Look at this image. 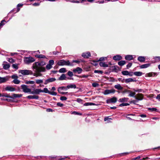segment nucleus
<instances>
[{"label": "nucleus", "instance_id": "20", "mask_svg": "<svg viewBox=\"0 0 160 160\" xmlns=\"http://www.w3.org/2000/svg\"><path fill=\"white\" fill-rule=\"evenodd\" d=\"M125 59L128 60H131L133 59L132 56V55H127L125 57Z\"/></svg>", "mask_w": 160, "mask_h": 160}, {"label": "nucleus", "instance_id": "38", "mask_svg": "<svg viewBox=\"0 0 160 160\" xmlns=\"http://www.w3.org/2000/svg\"><path fill=\"white\" fill-rule=\"evenodd\" d=\"M66 71V69L64 68H61L59 70V72L61 73L65 72Z\"/></svg>", "mask_w": 160, "mask_h": 160}, {"label": "nucleus", "instance_id": "35", "mask_svg": "<svg viewBox=\"0 0 160 160\" xmlns=\"http://www.w3.org/2000/svg\"><path fill=\"white\" fill-rule=\"evenodd\" d=\"M23 5V4H18L17 6V12H19L20 10V8H19V7H22Z\"/></svg>", "mask_w": 160, "mask_h": 160}, {"label": "nucleus", "instance_id": "21", "mask_svg": "<svg viewBox=\"0 0 160 160\" xmlns=\"http://www.w3.org/2000/svg\"><path fill=\"white\" fill-rule=\"evenodd\" d=\"M99 65L101 67H108V65L106 64L104 62H100Z\"/></svg>", "mask_w": 160, "mask_h": 160}, {"label": "nucleus", "instance_id": "41", "mask_svg": "<svg viewBox=\"0 0 160 160\" xmlns=\"http://www.w3.org/2000/svg\"><path fill=\"white\" fill-rule=\"evenodd\" d=\"M43 82V80L41 79H37L36 80V83L38 84L42 83Z\"/></svg>", "mask_w": 160, "mask_h": 160}, {"label": "nucleus", "instance_id": "10", "mask_svg": "<svg viewBox=\"0 0 160 160\" xmlns=\"http://www.w3.org/2000/svg\"><path fill=\"white\" fill-rule=\"evenodd\" d=\"M42 92V91L41 89H35L33 91H32L31 94H39L40 92Z\"/></svg>", "mask_w": 160, "mask_h": 160}, {"label": "nucleus", "instance_id": "25", "mask_svg": "<svg viewBox=\"0 0 160 160\" xmlns=\"http://www.w3.org/2000/svg\"><path fill=\"white\" fill-rule=\"evenodd\" d=\"M145 60V58L144 57L140 56L138 58V60L140 62H144Z\"/></svg>", "mask_w": 160, "mask_h": 160}, {"label": "nucleus", "instance_id": "39", "mask_svg": "<svg viewBox=\"0 0 160 160\" xmlns=\"http://www.w3.org/2000/svg\"><path fill=\"white\" fill-rule=\"evenodd\" d=\"M122 73L124 75H128V72L127 71H124L122 72Z\"/></svg>", "mask_w": 160, "mask_h": 160}, {"label": "nucleus", "instance_id": "62", "mask_svg": "<svg viewBox=\"0 0 160 160\" xmlns=\"http://www.w3.org/2000/svg\"><path fill=\"white\" fill-rule=\"evenodd\" d=\"M111 118H109L108 117H106L104 119V121H106L107 120H111Z\"/></svg>", "mask_w": 160, "mask_h": 160}, {"label": "nucleus", "instance_id": "60", "mask_svg": "<svg viewBox=\"0 0 160 160\" xmlns=\"http://www.w3.org/2000/svg\"><path fill=\"white\" fill-rule=\"evenodd\" d=\"M40 5V3H38V2H37V3H34L32 4V5L34 6H38L39 5Z\"/></svg>", "mask_w": 160, "mask_h": 160}, {"label": "nucleus", "instance_id": "40", "mask_svg": "<svg viewBox=\"0 0 160 160\" xmlns=\"http://www.w3.org/2000/svg\"><path fill=\"white\" fill-rule=\"evenodd\" d=\"M154 59L155 60L156 62H158L160 61V57H155L154 58Z\"/></svg>", "mask_w": 160, "mask_h": 160}, {"label": "nucleus", "instance_id": "56", "mask_svg": "<svg viewBox=\"0 0 160 160\" xmlns=\"http://www.w3.org/2000/svg\"><path fill=\"white\" fill-rule=\"evenodd\" d=\"M8 61L10 62H11V63H13L14 62V60L12 58H9Z\"/></svg>", "mask_w": 160, "mask_h": 160}, {"label": "nucleus", "instance_id": "23", "mask_svg": "<svg viewBox=\"0 0 160 160\" xmlns=\"http://www.w3.org/2000/svg\"><path fill=\"white\" fill-rule=\"evenodd\" d=\"M63 90H67V87H60L58 88V92H61V91H62Z\"/></svg>", "mask_w": 160, "mask_h": 160}, {"label": "nucleus", "instance_id": "18", "mask_svg": "<svg viewBox=\"0 0 160 160\" xmlns=\"http://www.w3.org/2000/svg\"><path fill=\"white\" fill-rule=\"evenodd\" d=\"M114 88L118 90H122L123 89V87L119 84L115 85Z\"/></svg>", "mask_w": 160, "mask_h": 160}, {"label": "nucleus", "instance_id": "54", "mask_svg": "<svg viewBox=\"0 0 160 160\" xmlns=\"http://www.w3.org/2000/svg\"><path fill=\"white\" fill-rule=\"evenodd\" d=\"M54 61L53 60H51L49 61V64L51 65L52 66L54 64Z\"/></svg>", "mask_w": 160, "mask_h": 160}, {"label": "nucleus", "instance_id": "59", "mask_svg": "<svg viewBox=\"0 0 160 160\" xmlns=\"http://www.w3.org/2000/svg\"><path fill=\"white\" fill-rule=\"evenodd\" d=\"M132 65V63H129L128 64L127 66V68H128L130 67Z\"/></svg>", "mask_w": 160, "mask_h": 160}, {"label": "nucleus", "instance_id": "58", "mask_svg": "<svg viewBox=\"0 0 160 160\" xmlns=\"http://www.w3.org/2000/svg\"><path fill=\"white\" fill-rule=\"evenodd\" d=\"M105 59H107V58L105 57H101L100 58L99 61H103L105 60Z\"/></svg>", "mask_w": 160, "mask_h": 160}, {"label": "nucleus", "instance_id": "31", "mask_svg": "<svg viewBox=\"0 0 160 160\" xmlns=\"http://www.w3.org/2000/svg\"><path fill=\"white\" fill-rule=\"evenodd\" d=\"M35 57L38 58H45V56L42 54H37L35 55Z\"/></svg>", "mask_w": 160, "mask_h": 160}, {"label": "nucleus", "instance_id": "8", "mask_svg": "<svg viewBox=\"0 0 160 160\" xmlns=\"http://www.w3.org/2000/svg\"><path fill=\"white\" fill-rule=\"evenodd\" d=\"M9 78L8 76L4 77H0V83H4L8 81Z\"/></svg>", "mask_w": 160, "mask_h": 160}, {"label": "nucleus", "instance_id": "50", "mask_svg": "<svg viewBox=\"0 0 160 160\" xmlns=\"http://www.w3.org/2000/svg\"><path fill=\"white\" fill-rule=\"evenodd\" d=\"M13 68L18 69V65L17 64H13L12 65Z\"/></svg>", "mask_w": 160, "mask_h": 160}, {"label": "nucleus", "instance_id": "33", "mask_svg": "<svg viewBox=\"0 0 160 160\" xmlns=\"http://www.w3.org/2000/svg\"><path fill=\"white\" fill-rule=\"evenodd\" d=\"M35 83V82L33 81H26L25 82V83L27 84H34Z\"/></svg>", "mask_w": 160, "mask_h": 160}, {"label": "nucleus", "instance_id": "37", "mask_svg": "<svg viewBox=\"0 0 160 160\" xmlns=\"http://www.w3.org/2000/svg\"><path fill=\"white\" fill-rule=\"evenodd\" d=\"M20 81L17 79H14L13 81V82L15 84H18L20 83Z\"/></svg>", "mask_w": 160, "mask_h": 160}, {"label": "nucleus", "instance_id": "15", "mask_svg": "<svg viewBox=\"0 0 160 160\" xmlns=\"http://www.w3.org/2000/svg\"><path fill=\"white\" fill-rule=\"evenodd\" d=\"M82 69L79 67H77L76 68L74 69L73 70V71L74 72H78V74L81 73L82 72Z\"/></svg>", "mask_w": 160, "mask_h": 160}, {"label": "nucleus", "instance_id": "42", "mask_svg": "<svg viewBox=\"0 0 160 160\" xmlns=\"http://www.w3.org/2000/svg\"><path fill=\"white\" fill-rule=\"evenodd\" d=\"M42 92H44L46 93H48L49 94L50 91L48 90L47 88H45L43 90H42Z\"/></svg>", "mask_w": 160, "mask_h": 160}, {"label": "nucleus", "instance_id": "12", "mask_svg": "<svg viewBox=\"0 0 160 160\" xmlns=\"http://www.w3.org/2000/svg\"><path fill=\"white\" fill-rule=\"evenodd\" d=\"M5 89L6 91H8L11 92L14 91L16 90L15 88L10 86L6 87Z\"/></svg>", "mask_w": 160, "mask_h": 160}, {"label": "nucleus", "instance_id": "14", "mask_svg": "<svg viewBox=\"0 0 160 160\" xmlns=\"http://www.w3.org/2000/svg\"><path fill=\"white\" fill-rule=\"evenodd\" d=\"M22 94H17L13 93L12 94L11 96V98H20L22 96Z\"/></svg>", "mask_w": 160, "mask_h": 160}, {"label": "nucleus", "instance_id": "24", "mask_svg": "<svg viewBox=\"0 0 160 160\" xmlns=\"http://www.w3.org/2000/svg\"><path fill=\"white\" fill-rule=\"evenodd\" d=\"M67 89H69L70 88H76V85L75 84H70L69 85H68L67 86Z\"/></svg>", "mask_w": 160, "mask_h": 160}, {"label": "nucleus", "instance_id": "3", "mask_svg": "<svg viewBox=\"0 0 160 160\" xmlns=\"http://www.w3.org/2000/svg\"><path fill=\"white\" fill-rule=\"evenodd\" d=\"M23 91L25 93H30L31 94V89L28 88V86L25 85H22L21 86Z\"/></svg>", "mask_w": 160, "mask_h": 160}, {"label": "nucleus", "instance_id": "36", "mask_svg": "<svg viewBox=\"0 0 160 160\" xmlns=\"http://www.w3.org/2000/svg\"><path fill=\"white\" fill-rule=\"evenodd\" d=\"M147 75L148 77H152V76H155L156 75V73H153V72H150L147 74Z\"/></svg>", "mask_w": 160, "mask_h": 160}, {"label": "nucleus", "instance_id": "49", "mask_svg": "<svg viewBox=\"0 0 160 160\" xmlns=\"http://www.w3.org/2000/svg\"><path fill=\"white\" fill-rule=\"evenodd\" d=\"M68 75L70 77H72L73 76V73L72 72L69 71L68 73Z\"/></svg>", "mask_w": 160, "mask_h": 160}, {"label": "nucleus", "instance_id": "63", "mask_svg": "<svg viewBox=\"0 0 160 160\" xmlns=\"http://www.w3.org/2000/svg\"><path fill=\"white\" fill-rule=\"evenodd\" d=\"M5 22V20H2L0 23V27L4 24L3 22Z\"/></svg>", "mask_w": 160, "mask_h": 160}, {"label": "nucleus", "instance_id": "44", "mask_svg": "<svg viewBox=\"0 0 160 160\" xmlns=\"http://www.w3.org/2000/svg\"><path fill=\"white\" fill-rule=\"evenodd\" d=\"M11 78H12L15 79H17L18 77L16 75L14 74L11 76Z\"/></svg>", "mask_w": 160, "mask_h": 160}, {"label": "nucleus", "instance_id": "28", "mask_svg": "<svg viewBox=\"0 0 160 160\" xmlns=\"http://www.w3.org/2000/svg\"><path fill=\"white\" fill-rule=\"evenodd\" d=\"M66 78V77L65 75L63 74H62V75L59 77L58 79L60 80H65Z\"/></svg>", "mask_w": 160, "mask_h": 160}, {"label": "nucleus", "instance_id": "45", "mask_svg": "<svg viewBox=\"0 0 160 160\" xmlns=\"http://www.w3.org/2000/svg\"><path fill=\"white\" fill-rule=\"evenodd\" d=\"M2 96L4 97L7 98H11V96H10L7 94H4L2 95Z\"/></svg>", "mask_w": 160, "mask_h": 160}, {"label": "nucleus", "instance_id": "22", "mask_svg": "<svg viewBox=\"0 0 160 160\" xmlns=\"http://www.w3.org/2000/svg\"><path fill=\"white\" fill-rule=\"evenodd\" d=\"M128 98H123L119 99L118 101L120 102H126L128 101Z\"/></svg>", "mask_w": 160, "mask_h": 160}, {"label": "nucleus", "instance_id": "17", "mask_svg": "<svg viewBox=\"0 0 160 160\" xmlns=\"http://www.w3.org/2000/svg\"><path fill=\"white\" fill-rule=\"evenodd\" d=\"M26 98L29 99H38L39 98V97L36 95H29L27 96Z\"/></svg>", "mask_w": 160, "mask_h": 160}, {"label": "nucleus", "instance_id": "19", "mask_svg": "<svg viewBox=\"0 0 160 160\" xmlns=\"http://www.w3.org/2000/svg\"><path fill=\"white\" fill-rule=\"evenodd\" d=\"M113 58L115 60H119L122 59V57L119 55H117L114 56Z\"/></svg>", "mask_w": 160, "mask_h": 160}, {"label": "nucleus", "instance_id": "61", "mask_svg": "<svg viewBox=\"0 0 160 160\" xmlns=\"http://www.w3.org/2000/svg\"><path fill=\"white\" fill-rule=\"evenodd\" d=\"M149 109L152 111H155L157 110L156 108H150Z\"/></svg>", "mask_w": 160, "mask_h": 160}, {"label": "nucleus", "instance_id": "53", "mask_svg": "<svg viewBox=\"0 0 160 160\" xmlns=\"http://www.w3.org/2000/svg\"><path fill=\"white\" fill-rule=\"evenodd\" d=\"M49 94L53 95H57V93L54 92H50L49 93Z\"/></svg>", "mask_w": 160, "mask_h": 160}, {"label": "nucleus", "instance_id": "29", "mask_svg": "<svg viewBox=\"0 0 160 160\" xmlns=\"http://www.w3.org/2000/svg\"><path fill=\"white\" fill-rule=\"evenodd\" d=\"M128 92H129L130 94H129V96L130 97H134V96H135V92H132L131 90L128 91Z\"/></svg>", "mask_w": 160, "mask_h": 160}, {"label": "nucleus", "instance_id": "48", "mask_svg": "<svg viewBox=\"0 0 160 160\" xmlns=\"http://www.w3.org/2000/svg\"><path fill=\"white\" fill-rule=\"evenodd\" d=\"M46 68L48 69H50L52 68V66L50 64H48L46 66Z\"/></svg>", "mask_w": 160, "mask_h": 160}, {"label": "nucleus", "instance_id": "46", "mask_svg": "<svg viewBox=\"0 0 160 160\" xmlns=\"http://www.w3.org/2000/svg\"><path fill=\"white\" fill-rule=\"evenodd\" d=\"M94 72L95 73H100L101 74H102L103 72L102 71L99 70H95L94 71Z\"/></svg>", "mask_w": 160, "mask_h": 160}, {"label": "nucleus", "instance_id": "64", "mask_svg": "<svg viewBox=\"0 0 160 160\" xmlns=\"http://www.w3.org/2000/svg\"><path fill=\"white\" fill-rule=\"evenodd\" d=\"M156 98L158 99V100L160 101V94L157 95Z\"/></svg>", "mask_w": 160, "mask_h": 160}, {"label": "nucleus", "instance_id": "26", "mask_svg": "<svg viewBox=\"0 0 160 160\" xmlns=\"http://www.w3.org/2000/svg\"><path fill=\"white\" fill-rule=\"evenodd\" d=\"M133 74L138 76H141L142 74V72H133Z\"/></svg>", "mask_w": 160, "mask_h": 160}, {"label": "nucleus", "instance_id": "51", "mask_svg": "<svg viewBox=\"0 0 160 160\" xmlns=\"http://www.w3.org/2000/svg\"><path fill=\"white\" fill-rule=\"evenodd\" d=\"M98 84L96 82L93 83L92 84V86L94 87H98Z\"/></svg>", "mask_w": 160, "mask_h": 160}, {"label": "nucleus", "instance_id": "30", "mask_svg": "<svg viewBox=\"0 0 160 160\" xmlns=\"http://www.w3.org/2000/svg\"><path fill=\"white\" fill-rule=\"evenodd\" d=\"M3 68L4 69H7L10 67V65L9 64H3Z\"/></svg>", "mask_w": 160, "mask_h": 160}, {"label": "nucleus", "instance_id": "52", "mask_svg": "<svg viewBox=\"0 0 160 160\" xmlns=\"http://www.w3.org/2000/svg\"><path fill=\"white\" fill-rule=\"evenodd\" d=\"M72 114H76V115H81L82 114L81 113H80L79 112H75V111L73 112L72 113Z\"/></svg>", "mask_w": 160, "mask_h": 160}, {"label": "nucleus", "instance_id": "4", "mask_svg": "<svg viewBox=\"0 0 160 160\" xmlns=\"http://www.w3.org/2000/svg\"><path fill=\"white\" fill-rule=\"evenodd\" d=\"M35 61V59L32 57H26L24 59V62L26 64H29Z\"/></svg>", "mask_w": 160, "mask_h": 160}, {"label": "nucleus", "instance_id": "1", "mask_svg": "<svg viewBox=\"0 0 160 160\" xmlns=\"http://www.w3.org/2000/svg\"><path fill=\"white\" fill-rule=\"evenodd\" d=\"M46 63L43 62H38L33 63L32 68L34 70L35 73L33 74V75L36 77L42 76V74L40 72L45 71V68L43 66Z\"/></svg>", "mask_w": 160, "mask_h": 160}, {"label": "nucleus", "instance_id": "32", "mask_svg": "<svg viewBox=\"0 0 160 160\" xmlns=\"http://www.w3.org/2000/svg\"><path fill=\"white\" fill-rule=\"evenodd\" d=\"M126 63L125 61H121L118 62V64L121 66H122L124 65Z\"/></svg>", "mask_w": 160, "mask_h": 160}, {"label": "nucleus", "instance_id": "5", "mask_svg": "<svg viewBox=\"0 0 160 160\" xmlns=\"http://www.w3.org/2000/svg\"><path fill=\"white\" fill-rule=\"evenodd\" d=\"M19 73H21L23 75H28L29 74H33V73L31 70H20L19 71Z\"/></svg>", "mask_w": 160, "mask_h": 160}, {"label": "nucleus", "instance_id": "2", "mask_svg": "<svg viewBox=\"0 0 160 160\" xmlns=\"http://www.w3.org/2000/svg\"><path fill=\"white\" fill-rule=\"evenodd\" d=\"M57 64L59 66L68 65L70 66H72L73 64L72 63H70L68 60L65 61L64 60H61L59 61Z\"/></svg>", "mask_w": 160, "mask_h": 160}, {"label": "nucleus", "instance_id": "27", "mask_svg": "<svg viewBox=\"0 0 160 160\" xmlns=\"http://www.w3.org/2000/svg\"><path fill=\"white\" fill-rule=\"evenodd\" d=\"M150 65V64H146L140 66V67L141 68H146L149 67Z\"/></svg>", "mask_w": 160, "mask_h": 160}, {"label": "nucleus", "instance_id": "11", "mask_svg": "<svg viewBox=\"0 0 160 160\" xmlns=\"http://www.w3.org/2000/svg\"><path fill=\"white\" fill-rule=\"evenodd\" d=\"M56 80V79L54 78H49L45 80V82H44V84L45 85H46L49 82H52L55 81Z\"/></svg>", "mask_w": 160, "mask_h": 160}, {"label": "nucleus", "instance_id": "7", "mask_svg": "<svg viewBox=\"0 0 160 160\" xmlns=\"http://www.w3.org/2000/svg\"><path fill=\"white\" fill-rule=\"evenodd\" d=\"M117 101V98L115 97L107 99L106 102L107 103H115Z\"/></svg>", "mask_w": 160, "mask_h": 160}, {"label": "nucleus", "instance_id": "47", "mask_svg": "<svg viewBox=\"0 0 160 160\" xmlns=\"http://www.w3.org/2000/svg\"><path fill=\"white\" fill-rule=\"evenodd\" d=\"M60 99L62 101L66 100L67 99V98L66 97L62 96L60 97Z\"/></svg>", "mask_w": 160, "mask_h": 160}, {"label": "nucleus", "instance_id": "16", "mask_svg": "<svg viewBox=\"0 0 160 160\" xmlns=\"http://www.w3.org/2000/svg\"><path fill=\"white\" fill-rule=\"evenodd\" d=\"M137 80L132 78H127L125 80L126 83H128L130 82H136Z\"/></svg>", "mask_w": 160, "mask_h": 160}, {"label": "nucleus", "instance_id": "6", "mask_svg": "<svg viewBox=\"0 0 160 160\" xmlns=\"http://www.w3.org/2000/svg\"><path fill=\"white\" fill-rule=\"evenodd\" d=\"M143 95L142 93H138L134 96V98L138 101L142 100L143 99Z\"/></svg>", "mask_w": 160, "mask_h": 160}, {"label": "nucleus", "instance_id": "9", "mask_svg": "<svg viewBox=\"0 0 160 160\" xmlns=\"http://www.w3.org/2000/svg\"><path fill=\"white\" fill-rule=\"evenodd\" d=\"M115 92V90L114 89L111 90H106L103 92L104 94L107 95L111 93H114Z\"/></svg>", "mask_w": 160, "mask_h": 160}, {"label": "nucleus", "instance_id": "43", "mask_svg": "<svg viewBox=\"0 0 160 160\" xmlns=\"http://www.w3.org/2000/svg\"><path fill=\"white\" fill-rule=\"evenodd\" d=\"M129 104L127 103H123L119 105V106L120 107L127 106L129 105Z\"/></svg>", "mask_w": 160, "mask_h": 160}, {"label": "nucleus", "instance_id": "55", "mask_svg": "<svg viewBox=\"0 0 160 160\" xmlns=\"http://www.w3.org/2000/svg\"><path fill=\"white\" fill-rule=\"evenodd\" d=\"M133 90L135 92H142V90L141 89H133Z\"/></svg>", "mask_w": 160, "mask_h": 160}, {"label": "nucleus", "instance_id": "13", "mask_svg": "<svg viewBox=\"0 0 160 160\" xmlns=\"http://www.w3.org/2000/svg\"><path fill=\"white\" fill-rule=\"evenodd\" d=\"M82 56L84 58H87L90 56V53L89 52H87L86 53H83L82 54Z\"/></svg>", "mask_w": 160, "mask_h": 160}, {"label": "nucleus", "instance_id": "34", "mask_svg": "<svg viewBox=\"0 0 160 160\" xmlns=\"http://www.w3.org/2000/svg\"><path fill=\"white\" fill-rule=\"evenodd\" d=\"M95 104V103H92V102H87L84 104V106H91V105H94Z\"/></svg>", "mask_w": 160, "mask_h": 160}, {"label": "nucleus", "instance_id": "57", "mask_svg": "<svg viewBox=\"0 0 160 160\" xmlns=\"http://www.w3.org/2000/svg\"><path fill=\"white\" fill-rule=\"evenodd\" d=\"M57 105L58 106L60 107H62L63 106V105L60 102L57 103Z\"/></svg>", "mask_w": 160, "mask_h": 160}]
</instances>
